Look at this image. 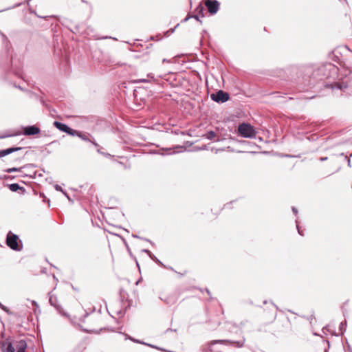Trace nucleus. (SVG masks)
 Masks as SVG:
<instances>
[{
  "label": "nucleus",
  "mask_w": 352,
  "mask_h": 352,
  "mask_svg": "<svg viewBox=\"0 0 352 352\" xmlns=\"http://www.w3.org/2000/svg\"><path fill=\"white\" fill-rule=\"evenodd\" d=\"M19 242L21 241H19L17 235L12 233L11 232H8L6 239V243L8 247L14 250L19 251L21 250V246L19 243Z\"/></svg>",
  "instance_id": "obj_2"
},
{
  "label": "nucleus",
  "mask_w": 352,
  "mask_h": 352,
  "mask_svg": "<svg viewBox=\"0 0 352 352\" xmlns=\"http://www.w3.org/2000/svg\"><path fill=\"white\" fill-rule=\"evenodd\" d=\"M210 98L212 100L217 102H225L228 100L229 99V95L228 93L219 90L215 94H212L210 95Z\"/></svg>",
  "instance_id": "obj_3"
},
{
  "label": "nucleus",
  "mask_w": 352,
  "mask_h": 352,
  "mask_svg": "<svg viewBox=\"0 0 352 352\" xmlns=\"http://www.w3.org/2000/svg\"><path fill=\"white\" fill-rule=\"evenodd\" d=\"M21 149H22L21 147H12V148H6L4 150H1L0 151V157H4L7 155L11 154L15 151H19Z\"/></svg>",
  "instance_id": "obj_10"
},
{
  "label": "nucleus",
  "mask_w": 352,
  "mask_h": 352,
  "mask_svg": "<svg viewBox=\"0 0 352 352\" xmlns=\"http://www.w3.org/2000/svg\"><path fill=\"white\" fill-rule=\"evenodd\" d=\"M188 19H189V17H186V18L184 19V21H187L188 20Z\"/></svg>",
  "instance_id": "obj_28"
},
{
  "label": "nucleus",
  "mask_w": 352,
  "mask_h": 352,
  "mask_svg": "<svg viewBox=\"0 0 352 352\" xmlns=\"http://www.w3.org/2000/svg\"><path fill=\"white\" fill-rule=\"evenodd\" d=\"M198 8H199V9H200L199 12H202L203 10H204V8H203L202 6H200Z\"/></svg>",
  "instance_id": "obj_26"
},
{
  "label": "nucleus",
  "mask_w": 352,
  "mask_h": 352,
  "mask_svg": "<svg viewBox=\"0 0 352 352\" xmlns=\"http://www.w3.org/2000/svg\"><path fill=\"white\" fill-rule=\"evenodd\" d=\"M138 81L141 82H150L151 80H146V79H140Z\"/></svg>",
  "instance_id": "obj_21"
},
{
  "label": "nucleus",
  "mask_w": 352,
  "mask_h": 352,
  "mask_svg": "<svg viewBox=\"0 0 352 352\" xmlns=\"http://www.w3.org/2000/svg\"><path fill=\"white\" fill-rule=\"evenodd\" d=\"M49 302L50 305L55 307L59 313H61L62 307L58 304L56 296H54L51 293H49Z\"/></svg>",
  "instance_id": "obj_9"
},
{
  "label": "nucleus",
  "mask_w": 352,
  "mask_h": 352,
  "mask_svg": "<svg viewBox=\"0 0 352 352\" xmlns=\"http://www.w3.org/2000/svg\"><path fill=\"white\" fill-rule=\"evenodd\" d=\"M238 132L241 136L246 138H252L256 136L254 128L249 124L242 123L239 125Z\"/></svg>",
  "instance_id": "obj_1"
},
{
  "label": "nucleus",
  "mask_w": 352,
  "mask_h": 352,
  "mask_svg": "<svg viewBox=\"0 0 352 352\" xmlns=\"http://www.w3.org/2000/svg\"><path fill=\"white\" fill-rule=\"evenodd\" d=\"M97 152L98 153H100V154L104 155V156H109V154L101 152L100 149H99V148L97 150Z\"/></svg>",
  "instance_id": "obj_19"
},
{
  "label": "nucleus",
  "mask_w": 352,
  "mask_h": 352,
  "mask_svg": "<svg viewBox=\"0 0 352 352\" xmlns=\"http://www.w3.org/2000/svg\"><path fill=\"white\" fill-rule=\"evenodd\" d=\"M327 160V157H321L320 158V160L321 161H324V160Z\"/></svg>",
  "instance_id": "obj_27"
},
{
  "label": "nucleus",
  "mask_w": 352,
  "mask_h": 352,
  "mask_svg": "<svg viewBox=\"0 0 352 352\" xmlns=\"http://www.w3.org/2000/svg\"><path fill=\"white\" fill-rule=\"evenodd\" d=\"M0 307H1L2 309H3V310H6V307H5V306H3L1 302H0Z\"/></svg>",
  "instance_id": "obj_25"
},
{
  "label": "nucleus",
  "mask_w": 352,
  "mask_h": 352,
  "mask_svg": "<svg viewBox=\"0 0 352 352\" xmlns=\"http://www.w3.org/2000/svg\"><path fill=\"white\" fill-rule=\"evenodd\" d=\"M334 87H336V88H338V89H342V87L340 84H338V83H336V84L335 85V86H333V87H332V88H334Z\"/></svg>",
  "instance_id": "obj_18"
},
{
  "label": "nucleus",
  "mask_w": 352,
  "mask_h": 352,
  "mask_svg": "<svg viewBox=\"0 0 352 352\" xmlns=\"http://www.w3.org/2000/svg\"><path fill=\"white\" fill-rule=\"evenodd\" d=\"M204 136L206 139L212 140L214 142L219 141V139L217 138V134L212 131H210L207 132L206 134L204 135Z\"/></svg>",
  "instance_id": "obj_12"
},
{
  "label": "nucleus",
  "mask_w": 352,
  "mask_h": 352,
  "mask_svg": "<svg viewBox=\"0 0 352 352\" xmlns=\"http://www.w3.org/2000/svg\"><path fill=\"white\" fill-rule=\"evenodd\" d=\"M192 17H193V18H195L196 20H197V21H199L201 22V21L199 20V15H197H197H193V16H192Z\"/></svg>",
  "instance_id": "obj_22"
},
{
  "label": "nucleus",
  "mask_w": 352,
  "mask_h": 352,
  "mask_svg": "<svg viewBox=\"0 0 352 352\" xmlns=\"http://www.w3.org/2000/svg\"><path fill=\"white\" fill-rule=\"evenodd\" d=\"M292 211L294 212V213L296 214L297 213V210L295 207H292Z\"/></svg>",
  "instance_id": "obj_24"
},
{
  "label": "nucleus",
  "mask_w": 352,
  "mask_h": 352,
  "mask_svg": "<svg viewBox=\"0 0 352 352\" xmlns=\"http://www.w3.org/2000/svg\"><path fill=\"white\" fill-rule=\"evenodd\" d=\"M54 126L59 129L60 131L65 132L70 135H74L75 133V130L69 127L67 124L61 123L58 121H55L54 122Z\"/></svg>",
  "instance_id": "obj_6"
},
{
  "label": "nucleus",
  "mask_w": 352,
  "mask_h": 352,
  "mask_svg": "<svg viewBox=\"0 0 352 352\" xmlns=\"http://www.w3.org/2000/svg\"><path fill=\"white\" fill-rule=\"evenodd\" d=\"M296 226H297V229H298V232L299 234L303 235V234L302 233V231L300 230L298 224Z\"/></svg>",
  "instance_id": "obj_23"
},
{
  "label": "nucleus",
  "mask_w": 352,
  "mask_h": 352,
  "mask_svg": "<svg viewBox=\"0 0 352 352\" xmlns=\"http://www.w3.org/2000/svg\"><path fill=\"white\" fill-rule=\"evenodd\" d=\"M351 162H350V160H348V165L350 166L351 164H350Z\"/></svg>",
  "instance_id": "obj_29"
},
{
  "label": "nucleus",
  "mask_w": 352,
  "mask_h": 352,
  "mask_svg": "<svg viewBox=\"0 0 352 352\" xmlns=\"http://www.w3.org/2000/svg\"><path fill=\"white\" fill-rule=\"evenodd\" d=\"M1 348L3 352H14V349L11 342H1Z\"/></svg>",
  "instance_id": "obj_11"
},
{
  "label": "nucleus",
  "mask_w": 352,
  "mask_h": 352,
  "mask_svg": "<svg viewBox=\"0 0 352 352\" xmlns=\"http://www.w3.org/2000/svg\"><path fill=\"white\" fill-rule=\"evenodd\" d=\"M205 5L208 8L209 12L211 14H215L219 8V3L217 1H212L210 0H207Z\"/></svg>",
  "instance_id": "obj_7"
},
{
  "label": "nucleus",
  "mask_w": 352,
  "mask_h": 352,
  "mask_svg": "<svg viewBox=\"0 0 352 352\" xmlns=\"http://www.w3.org/2000/svg\"><path fill=\"white\" fill-rule=\"evenodd\" d=\"M9 188L11 191L16 192L22 188L18 184H12L9 185Z\"/></svg>",
  "instance_id": "obj_14"
},
{
  "label": "nucleus",
  "mask_w": 352,
  "mask_h": 352,
  "mask_svg": "<svg viewBox=\"0 0 352 352\" xmlns=\"http://www.w3.org/2000/svg\"><path fill=\"white\" fill-rule=\"evenodd\" d=\"M244 342H245V340H243L242 341H231L229 340H212L210 342V344L212 345H213L214 344H217V343L230 344L234 345L236 347L241 348V347L243 346Z\"/></svg>",
  "instance_id": "obj_5"
},
{
  "label": "nucleus",
  "mask_w": 352,
  "mask_h": 352,
  "mask_svg": "<svg viewBox=\"0 0 352 352\" xmlns=\"http://www.w3.org/2000/svg\"><path fill=\"white\" fill-rule=\"evenodd\" d=\"M27 348L26 342L23 340H20L17 344V351L25 352Z\"/></svg>",
  "instance_id": "obj_13"
},
{
  "label": "nucleus",
  "mask_w": 352,
  "mask_h": 352,
  "mask_svg": "<svg viewBox=\"0 0 352 352\" xmlns=\"http://www.w3.org/2000/svg\"><path fill=\"white\" fill-rule=\"evenodd\" d=\"M19 170H20V168H11L6 169L5 171L6 173H12V172H16V171H19Z\"/></svg>",
  "instance_id": "obj_16"
},
{
  "label": "nucleus",
  "mask_w": 352,
  "mask_h": 352,
  "mask_svg": "<svg viewBox=\"0 0 352 352\" xmlns=\"http://www.w3.org/2000/svg\"><path fill=\"white\" fill-rule=\"evenodd\" d=\"M144 252H146V253L149 254H150V251L149 250H144Z\"/></svg>",
  "instance_id": "obj_30"
},
{
  "label": "nucleus",
  "mask_w": 352,
  "mask_h": 352,
  "mask_svg": "<svg viewBox=\"0 0 352 352\" xmlns=\"http://www.w3.org/2000/svg\"><path fill=\"white\" fill-rule=\"evenodd\" d=\"M147 76L151 80H155V78L153 74H148Z\"/></svg>",
  "instance_id": "obj_20"
},
{
  "label": "nucleus",
  "mask_w": 352,
  "mask_h": 352,
  "mask_svg": "<svg viewBox=\"0 0 352 352\" xmlns=\"http://www.w3.org/2000/svg\"><path fill=\"white\" fill-rule=\"evenodd\" d=\"M55 189L58 191H60L62 192L68 199H69V197L67 195V194L66 192H65L63 190V188H61V186H58V185H56L55 186Z\"/></svg>",
  "instance_id": "obj_15"
},
{
  "label": "nucleus",
  "mask_w": 352,
  "mask_h": 352,
  "mask_svg": "<svg viewBox=\"0 0 352 352\" xmlns=\"http://www.w3.org/2000/svg\"><path fill=\"white\" fill-rule=\"evenodd\" d=\"M346 321L344 322H341L339 327L340 331L342 333L343 331H345Z\"/></svg>",
  "instance_id": "obj_17"
},
{
  "label": "nucleus",
  "mask_w": 352,
  "mask_h": 352,
  "mask_svg": "<svg viewBox=\"0 0 352 352\" xmlns=\"http://www.w3.org/2000/svg\"><path fill=\"white\" fill-rule=\"evenodd\" d=\"M40 133V129L36 126H28L24 128L23 134L25 135H33Z\"/></svg>",
  "instance_id": "obj_8"
},
{
  "label": "nucleus",
  "mask_w": 352,
  "mask_h": 352,
  "mask_svg": "<svg viewBox=\"0 0 352 352\" xmlns=\"http://www.w3.org/2000/svg\"><path fill=\"white\" fill-rule=\"evenodd\" d=\"M75 133L72 136H78L81 140L91 142L95 146L98 147L99 145L94 141V138L89 134L87 133H83L77 130H75Z\"/></svg>",
  "instance_id": "obj_4"
}]
</instances>
